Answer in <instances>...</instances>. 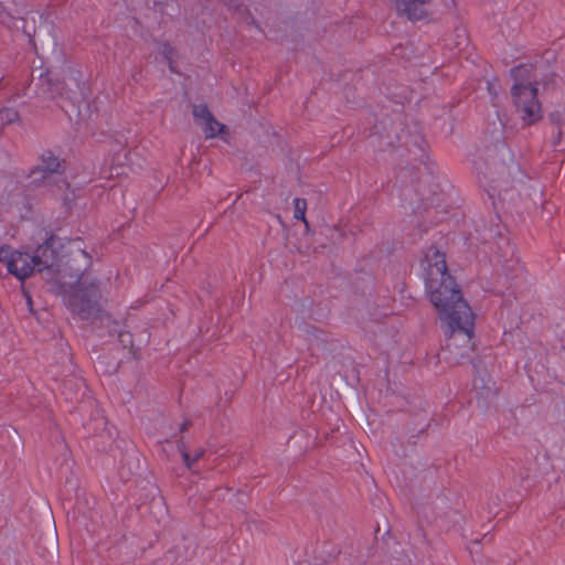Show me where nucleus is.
<instances>
[{
    "label": "nucleus",
    "instance_id": "17",
    "mask_svg": "<svg viewBox=\"0 0 565 565\" xmlns=\"http://www.w3.org/2000/svg\"><path fill=\"white\" fill-rule=\"evenodd\" d=\"M457 6H458L457 0H448L447 1L448 8L455 9V8H457Z\"/></svg>",
    "mask_w": 565,
    "mask_h": 565
},
{
    "label": "nucleus",
    "instance_id": "7",
    "mask_svg": "<svg viewBox=\"0 0 565 565\" xmlns=\"http://www.w3.org/2000/svg\"><path fill=\"white\" fill-rule=\"evenodd\" d=\"M422 276L426 288L443 284L446 279H454L448 273L446 255L435 247H429L420 263Z\"/></svg>",
    "mask_w": 565,
    "mask_h": 565
},
{
    "label": "nucleus",
    "instance_id": "10",
    "mask_svg": "<svg viewBox=\"0 0 565 565\" xmlns=\"http://www.w3.org/2000/svg\"><path fill=\"white\" fill-rule=\"evenodd\" d=\"M19 10L14 0H0V21L13 28L17 25V14Z\"/></svg>",
    "mask_w": 565,
    "mask_h": 565
},
{
    "label": "nucleus",
    "instance_id": "16",
    "mask_svg": "<svg viewBox=\"0 0 565 565\" xmlns=\"http://www.w3.org/2000/svg\"><path fill=\"white\" fill-rule=\"evenodd\" d=\"M124 159H127L129 156V150L126 145L121 146L120 153Z\"/></svg>",
    "mask_w": 565,
    "mask_h": 565
},
{
    "label": "nucleus",
    "instance_id": "8",
    "mask_svg": "<svg viewBox=\"0 0 565 565\" xmlns=\"http://www.w3.org/2000/svg\"><path fill=\"white\" fill-rule=\"evenodd\" d=\"M192 115L195 125L201 129L205 139L218 138L227 141L230 138V128L218 121L211 109L205 104L194 105Z\"/></svg>",
    "mask_w": 565,
    "mask_h": 565
},
{
    "label": "nucleus",
    "instance_id": "18",
    "mask_svg": "<svg viewBox=\"0 0 565 565\" xmlns=\"http://www.w3.org/2000/svg\"><path fill=\"white\" fill-rule=\"evenodd\" d=\"M58 167V162L56 161V159H53L52 161V164H50V170L53 171L55 170L56 168Z\"/></svg>",
    "mask_w": 565,
    "mask_h": 565
},
{
    "label": "nucleus",
    "instance_id": "15",
    "mask_svg": "<svg viewBox=\"0 0 565 565\" xmlns=\"http://www.w3.org/2000/svg\"><path fill=\"white\" fill-rule=\"evenodd\" d=\"M63 200H64V204L70 207L74 201V193L73 192L66 193V195L64 196Z\"/></svg>",
    "mask_w": 565,
    "mask_h": 565
},
{
    "label": "nucleus",
    "instance_id": "14",
    "mask_svg": "<svg viewBox=\"0 0 565 565\" xmlns=\"http://www.w3.org/2000/svg\"><path fill=\"white\" fill-rule=\"evenodd\" d=\"M119 340L125 347L132 344V335L128 331L119 332Z\"/></svg>",
    "mask_w": 565,
    "mask_h": 565
},
{
    "label": "nucleus",
    "instance_id": "11",
    "mask_svg": "<svg viewBox=\"0 0 565 565\" xmlns=\"http://www.w3.org/2000/svg\"><path fill=\"white\" fill-rule=\"evenodd\" d=\"M178 448L182 455V458H183V461H184V465L188 467V468H191L192 465L194 462H196L200 458H202V456L204 455V449H199L195 451V454L193 456H190V454L188 452L186 448H185V445L182 440H180L178 443Z\"/></svg>",
    "mask_w": 565,
    "mask_h": 565
},
{
    "label": "nucleus",
    "instance_id": "3",
    "mask_svg": "<svg viewBox=\"0 0 565 565\" xmlns=\"http://www.w3.org/2000/svg\"><path fill=\"white\" fill-rule=\"evenodd\" d=\"M511 98L515 113L524 127L543 119V107L539 99L536 72L531 66L520 65L512 70Z\"/></svg>",
    "mask_w": 565,
    "mask_h": 565
},
{
    "label": "nucleus",
    "instance_id": "20",
    "mask_svg": "<svg viewBox=\"0 0 565 565\" xmlns=\"http://www.w3.org/2000/svg\"><path fill=\"white\" fill-rule=\"evenodd\" d=\"M303 224H305V227H306V232L309 233V231H310L309 222L307 221V223H303Z\"/></svg>",
    "mask_w": 565,
    "mask_h": 565
},
{
    "label": "nucleus",
    "instance_id": "2",
    "mask_svg": "<svg viewBox=\"0 0 565 565\" xmlns=\"http://www.w3.org/2000/svg\"><path fill=\"white\" fill-rule=\"evenodd\" d=\"M79 73L71 67L60 70H36L32 74V85L40 94L60 97L61 107L71 118L87 117L90 114L89 92L79 79Z\"/></svg>",
    "mask_w": 565,
    "mask_h": 565
},
{
    "label": "nucleus",
    "instance_id": "12",
    "mask_svg": "<svg viewBox=\"0 0 565 565\" xmlns=\"http://www.w3.org/2000/svg\"><path fill=\"white\" fill-rule=\"evenodd\" d=\"M294 206H295L294 217L302 221L303 223H307V218H306L307 202H306V200L299 199V198L295 199Z\"/></svg>",
    "mask_w": 565,
    "mask_h": 565
},
{
    "label": "nucleus",
    "instance_id": "6",
    "mask_svg": "<svg viewBox=\"0 0 565 565\" xmlns=\"http://www.w3.org/2000/svg\"><path fill=\"white\" fill-rule=\"evenodd\" d=\"M23 21L24 33L30 38L36 53L45 55L53 52L55 49L53 25L38 13H29Z\"/></svg>",
    "mask_w": 565,
    "mask_h": 565
},
{
    "label": "nucleus",
    "instance_id": "19",
    "mask_svg": "<svg viewBox=\"0 0 565 565\" xmlns=\"http://www.w3.org/2000/svg\"><path fill=\"white\" fill-rule=\"evenodd\" d=\"M189 427V423L188 422H183L180 429L181 430H185L186 428Z\"/></svg>",
    "mask_w": 565,
    "mask_h": 565
},
{
    "label": "nucleus",
    "instance_id": "4",
    "mask_svg": "<svg viewBox=\"0 0 565 565\" xmlns=\"http://www.w3.org/2000/svg\"><path fill=\"white\" fill-rule=\"evenodd\" d=\"M428 295L443 327L458 326L460 321L468 324L475 317L455 279L428 288Z\"/></svg>",
    "mask_w": 565,
    "mask_h": 565
},
{
    "label": "nucleus",
    "instance_id": "9",
    "mask_svg": "<svg viewBox=\"0 0 565 565\" xmlns=\"http://www.w3.org/2000/svg\"><path fill=\"white\" fill-rule=\"evenodd\" d=\"M395 13L409 21L423 20L427 17L426 7L431 0H386Z\"/></svg>",
    "mask_w": 565,
    "mask_h": 565
},
{
    "label": "nucleus",
    "instance_id": "1",
    "mask_svg": "<svg viewBox=\"0 0 565 565\" xmlns=\"http://www.w3.org/2000/svg\"><path fill=\"white\" fill-rule=\"evenodd\" d=\"M0 263L9 274L23 281L34 271L58 295L66 306L84 319L100 311L102 291L92 275V257L78 239L50 234L33 255L9 245L0 246Z\"/></svg>",
    "mask_w": 565,
    "mask_h": 565
},
{
    "label": "nucleus",
    "instance_id": "5",
    "mask_svg": "<svg viewBox=\"0 0 565 565\" xmlns=\"http://www.w3.org/2000/svg\"><path fill=\"white\" fill-rule=\"evenodd\" d=\"M473 324L475 317L470 319L468 324L460 321L458 326H444L448 333L446 350L456 363H461L471 358L475 350Z\"/></svg>",
    "mask_w": 565,
    "mask_h": 565
},
{
    "label": "nucleus",
    "instance_id": "13",
    "mask_svg": "<svg viewBox=\"0 0 565 565\" xmlns=\"http://www.w3.org/2000/svg\"><path fill=\"white\" fill-rule=\"evenodd\" d=\"M22 294H23V297L25 299V303H26V307H28V310H29L30 315L38 319V313H36L35 309H34V305H33V300H32L30 291L26 290L24 287H22Z\"/></svg>",
    "mask_w": 565,
    "mask_h": 565
}]
</instances>
